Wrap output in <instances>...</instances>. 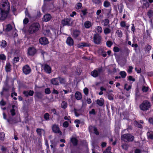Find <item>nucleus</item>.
<instances>
[{"label":"nucleus","instance_id":"nucleus-54","mask_svg":"<svg viewBox=\"0 0 153 153\" xmlns=\"http://www.w3.org/2000/svg\"><path fill=\"white\" fill-rule=\"evenodd\" d=\"M45 92L47 94H49L51 93V91L49 88H47L45 89Z\"/></svg>","mask_w":153,"mask_h":153},{"label":"nucleus","instance_id":"nucleus-27","mask_svg":"<svg viewBox=\"0 0 153 153\" xmlns=\"http://www.w3.org/2000/svg\"><path fill=\"white\" fill-rule=\"evenodd\" d=\"M43 34L46 36H49L51 35L50 31L49 29H47L43 31Z\"/></svg>","mask_w":153,"mask_h":153},{"label":"nucleus","instance_id":"nucleus-49","mask_svg":"<svg viewBox=\"0 0 153 153\" xmlns=\"http://www.w3.org/2000/svg\"><path fill=\"white\" fill-rule=\"evenodd\" d=\"M124 52L125 53L127 56H128L130 52V51L127 48H125L124 50Z\"/></svg>","mask_w":153,"mask_h":153},{"label":"nucleus","instance_id":"nucleus-30","mask_svg":"<svg viewBox=\"0 0 153 153\" xmlns=\"http://www.w3.org/2000/svg\"><path fill=\"white\" fill-rule=\"evenodd\" d=\"M110 3L107 1H104L103 5L105 7H108L110 6Z\"/></svg>","mask_w":153,"mask_h":153},{"label":"nucleus","instance_id":"nucleus-64","mask_svg":"<svg viewBox=\"0 0 153 153\" xmlns=\"http://www.w3.org/2000/svg\"><path fill=\"white\" fill-rule=\"evenodd\" d=\"M82 4L81 3H79L77 5V8L78 9H79L81 8L82 6Z\"/></svg>","mask_w":153,"mask_h":153},{"label":"nucleus","instance_id":"nucleus-36","mask_svg":"<svg viewBox=\"0 0 153 153\" xmlns=\"http://www.w3.org/2000/svg\"><path fill=\"white\" fill-rule=\"evenodd\" d=\"M7 46V42L5 40H3L1 42V43L0 46L1 47L4 48Z\"/></svg>","mask_w":153,"mask_h":153},{"label":"nucleus","instance_id":"nucleus-16","mask_svg":"<svg viewBox=\"0 0 153 153\" xmlns=\"http://www.w3.org/2000/svg\"><path fill=\"white\" fill-rule=\"evenodd\" d=\"M51 84L53 85H59V78L58 77L52 79L51 80Z\"/></svg>","mask_w":153,"mask_h":153},{"label":"nucleus","instance_id":"nucleus-21","mask_svg":"<svg viewBox=\"0 0 153 153\" xmlns=\"http://www.w3.org/2000/svg\"><path fill=\"white\" fill-rule=\"evenodd\" d=\"M75 97L77 100L81 99L82 97V96L81 93L79 91H76L75 94Z\"/></svg>","mask_w":153,"mask_h":153},{"label":"nucleus","instance_id":"nucleus-53","mask_svg":"<svg viewBox=\"0 0 153 153\" xmlns=\"http://www.w3.org/2000/svg\"><path fill=\"white\" fill-rule=\"evenodd\" d=\"M97 30L98 32L99 33H101L102 31V27L100 26H98L97 27Z\"/></svg>","mask_w":153,"mask_h":153},{"label":"nucleus","instance_id":"nucleus-14","mask_svg":"<svg viewBox=\"0 0 153 153\" xmlns=\"http://www.w3.org/2000/svg\"><path fill=\"white\" fill-rule=\"evenodd\" d=\"M39 43L42 45H45L48 43V39L45 37L41 38L39 39Z\"/></svg>","mask_w":153,"mask_h":153},{"label":"nucleus","instance_id":"nucleus-34","mask_svg":"<svg viewBox=\"0 0 153 153\" xmlns=\"http://www.w3.org/2000/svg\"><path fill=\"white\" fill-rule=\"evenodd\" d=\"M116 33L119 37L121 38L123 36V33L121 30H117L116 32Z\"/></svg>","mask_w":153,"mask_h":153},{"label":"nucleus","instance_id":"nucleus-59","mask_svg":"<svg viewBox=\"0 0 153 153\" xmlns=\"http://www.w3.org/2000/svg\"><path fill=\"white\" fill-rule=\"evenodd\" d=\"M63 127L65 128L67 127L69 125V123H68V122L66 121L64 122L63 123Z\"/></svg>","mask_w":153,"mask_h":153},{"label":"nucleus","instance_id":"nucleus-60","mask_svg":"<svg viewBox=\"0 0 153 153\" xmlns=\"http://www.w3.org/2000/svg\"><path fill=\"white\" fill-rule=\"evenodd\" d=\"M84 93L86 95H87L88 93V88H85L83 90Z\"/></svg>","mask_w":153,"mask_h":153},{"label":"nucleus","instance_id":"nucleus-17","mask_svg":"<svg viewBox=\"0 0 153 153\" xmlns=\"http://www.w3.org/2000/svg\"><path fill=\"white\" fill-rule=\"evenodd\" d=\"M34 92L32 90H30L29 91H24L23 92V94L25 96L27 97L29 96H32Z\"/></svg>","mask_w":153,"mask_h":153},{"label":"nucleus","instance_id":"nucleus-57","mask_svg":"<svg viewBox=\"0 0 153 153\" xmlns=\"http://www.w3.org/2000/svg\"><path fill=\"white\" fill-rule=\"evenodd\" d=\"M10 112L12 116H14L15 115V110L14 108H12L10 110Z\"/></svg>","mask_w":153,"mask_h":153},{"label":"nucleus","instance_id":"nucleus-26","mask_svg":"<svg viewBox=\"0 0 153 153\" xmlns=\"http://www.w3.org/2000/svg\"><path fill=\"white\" fill-rule=\"evenodd\" d=\"M12 27L10 24H9L7 25L6 26V28L5 29V30L6 31L8 32L12 30Z\"/></svg>","mask_w":153,"mask_h":153},{"label":"nucleus","instance_id":"nucleus-12","mask_svg":"<svg viewBox=\"0 0 153 153\" xmlns=\"http://www.w3.org/2000/svg\"><path fill=\"white\" fill-rule=\"evenodd\" d=\"M36 52V50L34 47H29L28 49L27 54L30 56H34Z\"/></svg>","mask_w":153,"mask_h":153},{"label":"nucleus","instance_id":"nucleus-33","mask_svg":"<svg viewBox=\"0 0 153 153\" xmlns=\"http://www.w3.org/2000/svg\"><path fill=\"white\" fill-rule=\"evenodd\" d=\"M67 103L66 102L63 101L62 103L61 107L62 108L65 109L67 107Z\"/></svg>","mask_w":153,"mask_h":153},{"label":"nucleus","instance_id":"nucleus-11","mask_svg":"<svg viewBox=\"0 0 153 153\" xmlns=\"http://www.w3.org/2000/svg\"><path fill=\"white\" fill-rule=\"evenodd\" d=\"M71 21V18H66L62 19L61 21V23L63 26H69L71 25L70 23Z\"/></svg>","mask_w":153,"mask_h":153},{"label":"nucleus","instance_id":"nucleus-44","mask_svg":"<svg viewBox=\"0 0 153 153\" xmlns=\"http://www.w3.org/2000/svg\"><path fill=\"white\" fill-rule=\"evenodd\" d=\"M5 134L4 132H2L0 133V139L1 140H3L4 139Z\"/></svg>","mask_w":153,"mask_h":153},{"label":"nucleus","instance_id":"nucleus-42","mask_svg":"<svg viewBox=\"0 0 153 153\" xmlns=\"http://www.w3.org/2000/svg\"><path fill=\"white\" fill-rule=\"evenodd\" d=\"M111 147L110 146H109L103 152V153H111Z\"/></svg>","mask_w":153,"mask_h":153},{"label":"nucleus","instance_id":"nucleus-28","mask_svg":"<svg viewBox=\"0 0 153 153\" xmlns=\"http://www.w3.org/2000/svg\"><path fill=\"white\" fill-rule=\"evenodd\" d=\"M147 135L148 138L153 140V132H148L147 133Z\"/></svg>","mask_w":153,"mask_h":153},{"label":"nucleus","instance_id":"nucleus-9","mask_svg":"<svg viewBox=\"0 0 153 153\" xmlns=\"http://www.w3.org/2000/svg\"><path fill=\"white\" fill-rule=\"evenodd\" d=\"M52 129L53 132L55 133L59 134L60 135H62V132L60 130L58 126L54 124L52 126Z\"/></svg>","mask_w":153,"mask_h":153},{"label":"nucleus","instance_id":"nucleus-52","mask_svg":"<svg viewBox=\"0 0 153 153\" xmlns=\"http://www.w3.org/2000/svg\"><path fill=\"white\" fill-rule=\"evenodd\" d=\"M79 45L80 46H83V47L88 46V44L85 43V42H83L80 43H79Z\"/></svg>","mask_w":153,"mask_h":153},{"label":"nucleus","instance_id":"nucleus-20","mask_svg":"<svg viewBox=\"0 0 153 153\" xmlns=\"http://www.w3.org/2000/svg\"><path fill=\"white\" fill-rule=\"evenodd\" d=\"M80 32L78 30H75L73 31V36L74 38H76L80 35Z\"/></svg>","mask_w":153,"mask_h":153},{"label":"nucleus","instance_id":"nucleus-62","mask_svg":"<svg viewBox=\"0 0 153 153\" xmlns=\"http://www.w3.org/2000/svg\"><path fill=\"white\" fill-rule=\"evenodd\" d=\"M94 131L95 134L96 135H98L99 134V132L97 131V128L95 127L94 129Z\"/></svg>","mask_w":153,"mask_h":153},{"label":"nucleus","instance_id":"nucleus-31","mask_svg":"<svg viewBox=\"0 0 153 153\" xmlns=\"http://www.w3.org/2000/svg\"><path fill=\"white\" fill-rule=\"evenodd\" d=\"M111 32L110 29L106 27L104 30V32L105 34H107Z\"/></svg>","mask_w":153,"mask_h":153},{"label":"nucleus","instance_id":"nucleus-51","mask_svg":"<svg viewBox=\"0 0 153 153\" xmlns=\"http://www.w3.org/2000/svg\"><path fill=\"white\" fill-rule=\"evenodd\" d=\"M120 48L117 46H115L113 48V51L114 52H118L120 51Z\"/></svg>","mask_w":153,"mask_h":153},{"label":"nucleus","instance_id":"nucleus-7","mask_svg":"<svg viewBox=\"0 0 153 153\" xmlns=\"http://www.w3.org/2000/svg\"><path fill=\"white\" fill-rule=\"evenodd\" d=\"M9 89L5 87H3L2 90L0 92V94L1 97L4 96L6 97H8L10 95L8 91Z\"/></svg>","mask_w":153,"mask_h":153},{"label":"nucleus","instance_id":"nucleus-18","mask_svg":"<svg viewBox=\"0 0 153 153\" xmlns=\"http://www.w3.org/2000/svg\"><path fill=\"white\" fill-rule=\"evenodd\" d=\"M51 18V16L49 14H47L44 15L43 20L45 22H47L50 20Z\"/></svg>","mask_w":153,"mask_h":153},{"label":"nucleus","instance_id":"nucleus-6","mask_svg":"<svg viewBox=\"0 0 153 153\" xmlns=\"http://www.w3.org/2000/svg\"><path fill=\"white\" fill-rule=\"evenodd\" d=\"M102 67L95 69L91 72V75L94 77H97L100 75L102 72Z\"/></svg>","mask_w":153,"mask_h":153},{"label":"nucleus","instance_id":"nucleus-39","mask_svg":"<svg viewBox=\"0 0 153 153\" xmlns=\"http://www.w3.org/2000/svg\"><path fill=\"white\" fill-rule=\"evenodd\" d=\"M153 14V11L151 10H149L147 13V15L149 18H151Z\"/></svg>","mask_w":153,"mask_h":153},{"label":"nucleus","instance_id":"nucleus-10","mask_svg":"<svg viewBox=\"0 0 153 153\" xmlns=\"http://www.w3.org/2000/svg\"><path fill=\"white\" fill-rule=\"evenodd\" d=\"M101 36L98 34L96 33L94 36V42L97 44H99L101 42Z\"/></svg>","mask_w":153,"mask_h":153},{"label":"nucleus","instance_id":"nucleus-32","mask_svg":"<svg viewBox=\"0 0 153 153\" xmlns=\"http://www.w3.org/2000/svg\"><path fill=\"white\" fill-rule=\"evenodd\" d=\"M59 78V82L61 84H65V78L60 77H58Z\"/></svg>","mask_w":153,"mask_h":153},{"label":"nucleus","instance_id":"nucleus-37","mask_svg":"<svg viewBox=\"0 0 153 153\" xmlns=\"http://www.w3.org/2000/svg\"><path fill=\"white\" fill-rule=\"evenodd\" d=\"M131 88V85H128L127 84H126L125 85L124 87V88L125 89L126 91H128Z\"/></svg>","mask_w":153,"mask_h":153},{"label":"nucleus","instance_id":"nucleus-50","mask_svg":"<svg viewBox=\"0 0 153 153\" xmlns=\"http://www.w3.org/2000/svg\"><path fill=\"white\" fill-rule=\"evenodd\" d=\"M106 44L107 46L108 47H110L112 44V42L110 41H107L106 42Z\"/></svg>","mask_w":153,"mask_h":153},{"label":"nucleus","instance_id":"nucleus-2","mask_svg":"<svg viewBox=\"0 0 153 153\" xmlns=\"http://www.w3.org/2000/svg\"><path fill=\"white\" fill-rule=\"evenodd\" d=\"M40 27V25L38 23H33L29 27L28 32L30 34L36 33L38 31Z\"/></svg>","mask_w":153,"mask_h":153},{"label":"nucleus","instance_id":"nucleus-22","mask_svg":"<svg viewBox=\"0 0 153 153\" xmlns=\"http://www.w3.org/2000/svg\"><path fill=\"white\" fill-rule=\"evenodd\" d=\"M11 65L9 62L7 63L5 66L6 71L8 72L10 71Z\"/></svg>","mask_w":153,"mask_h":153},{"label":"nucleus","instance_id":"nucleus-63","mask_svg":"<svg viewBox=\"0 0 153 153\" xmlns=\"http://www.w3.org/2000/svg\"><path fill=\"white\" fill-rule=\"evenodd\" d=\"M23 23L25 24H27L29 22L28 19L27 18H25L23 20Z\"/></svg>","mask_w":153,"mask_h":153},{"label":"nucleus","instance_id":"nucleus-45","mask_svg":"<svg viewBox=\"0 0 153 153\" xmlns=\"http://www.w3.org/2000/svg\"><path fill=\"white\" fill-rule=\"evenodd\" d=\"M120 25L122 27H126V22L124 21H121L120 23Z\"/></svg>","mask_w":153,"mask_h":153},{"label":"nucleus","instance_id":"nucleus-13","mask_svg":"<svg viewBox=\"0 0 153 153\" xmlns=\"http://www.w3.org/2000/svg\"><path fill=\"white\" fill-rule=\"evenodd\" d=\"M7 122L10 124H13L18 123L19 122L17 117L13 118L9 117L7 120Z\"/></svg>","mask_w":153,"mask_h":153},{"label":"nucleus","instance_id":"nucleus-1","mask_svg":"<svg viewBox=\"0 0 153 153\" xmlns=\"http://www.w3.org/2000/svg\"><path fill=\"white\" fill-rule=\"evenodd\" d=\"M151 106L150 102L148 100H145L140 105L139 107L141 110L145 111L149 110Z\"/></svg>","mask_w":153,"mask_h":153},{"label":"nucleus","instance_id":"nucleus-3","mask_svg":"<svg viewBox=\"0 0 153 153\" xmlns=\"http://www.w3.org/2000/svg\"><path fill=\"white\" fill-rule=\"evenodd\" d=\"M121 138L122 140L128 142L132 141L134 139V137L130 134H127L122 135Z\"/></svg>","mask_w":153,"mask_h":153},{"label":"nucleus","instance_id":"nucleus-43","mask_svg":"<svg viewBox=\"0 0 153 153\" xmlns=\"http://www.w3.org/2000/svg\"><path fill=\"white\" fill-rule=\"evenodd\" d=\"M19 60V57H15L13 59V64H14L15 63L18 62Z\"/></svg>","mask_w":153,"mask_h":153},{"label":"nucleus","instance_id":"nucleus-15","mask_svg":"<svg viewBox=\"0 0 153 153\" xmlns=\"http://www.w3.org/2000/svg\"><path fill=\"white\" fill-rule=\"evenodd\" d=\"M43 68L45 71L47 73L50 74L51 72V67L47 64H45L44 65Z\"/></svg>","mask_w":153,"mask_h":153},{"label":"nucleus","instance_id":"nucleus-56","mask_svg":"<svg viewBox=\"0 0 153 153\" xmlns=\"http://www.w3.org/2000/svg\"><path fill=\"white\" fill-rule=\"evenodd\" d=\"M133 67L132 66H129V68L127 70V72L128 73H131L132 72V70L133 69Z\"/></svg>","mask_w":153,"mask_h":153},{"label":"nucleus","instance_id":"nucleus-4","mask_svg":"<svg viewBox=\"0 0 153 153\" xmlns=\"http://www.w3.org/2000/svg\"><path fill=\"white\" fill-rule=\"evenodd\" d=\"M1 8L9 12L10 7L7 0H2L1 3Z\"/></svg>","mask_w":153,"mask_h":153},{"label":"nucleus","instance_id":"nucleus-55","mask_svg":"<svg viewBox=\"0 0 153 153\" xmlns=\"http://www.w3.org/2000/svg\"><path fill=\"white\" fill-rule=\"evenodd\" d=\"M6 104V102L4 101L3 99H2L0 101V105L1 106H4Z\"/></svg>","mask_w":153,"mask_h":153},{"label":"nucleus","instance_id":"nucleus-35","mask_svg":"<svg viewBox=\"0 0 153 153\" xmlns=\"http://www.w3.org/2000/svg\"><path fill=\"white\" fill-rule=\"evenodd\" d=\"M120 74L122 78H125L126 76V73L125 71H121L120 72Z\"/></svg>","mask_w":153,"mask_h":153},{"label":"nucleus","instance_id":"nucleus-5","mask_svg":"<svg viewBox=\"0 0 153 153\" xmlns=\"http://www.w3.org/2000/svg\"><path fill=\"white\" fill-rule=\"evenodd\" d=\"M9 12L0 8V21L5 20L7 17Z\"/></svg>","mask_w":153,"mask_h":153},{"label":"nucleus","instance_id":"nucleus-58","mask_svg":"<svg viewBox=\"0 0 153 153\" xmlns=\"http://www.w3.org/2000/svg\"><path fill=\"white\" fill-rule=\"evenodd\" d=\"M89 114H93L94 115L96 114V112L94 109H92L91 111H90L89 112Z\"/></svg>","mask_w":153,"mask_h":153},{"label":"nucleus","instance_id":"nucleus-46","mask_svg":"<svg viewBox=\"0 0 153 153\" xmlns=\"http://www.w3.org/2000/svg\"><path fill=\"white\" fill-rule=\"evenodd\" d=\"M49 114L47 113H46L45 114L44 116V118L45 120H48L49 119Z\"/></svg>","mask_w":153,"mask_h":153},{"label":"nucleus","instance_id":"nucleus-29","mask_svg":"<svg viewBox=\"0 0 153 153\" xmlns=\"http://www.w3.org/2000/svg\"><path fill=\"white\" fill-rule=\"evenodd\" d=\"M42 131H44V130L40 128H37L36 130V132L37 134L40 137L42 136Z\"/></svg>","mask_w":153,"mask_h":153},{"label":"nucleus","instance_id":"nucleus-8","mask_svg":"<svg viewBox=\"0 0 153 153\" xmlns=\"http://www.w3.org/2000/svg\"><path fill=\"white\" fill-rule=\"evenodd\" d=\"M23 73L25 75L30 74L31 72V69L30 67L27 65H26L22 67Z\"/></svg>","mask_w":153,"mask_h":153},{"label":"nucleus","instance_id":"nucleus-23","mask_svg":"<svg viewBox=\"0 0 153 153\" xmlns=\"http://www.w3.org/2000/svg\"><path fill=\"white\" fill-rule=\"evenodd\" d=\"M70 140L73 146H76L77 145L78 140L75 137H72L71 139Z\"/></svg>","mask_w":153,"mask_h":153},{"label":"nucleus","instance_id":"nucleus-25","mask_svg":"<svg viewBox=\"0 0 153 153\" xmlns=\"http://www.w3.org/2000/svg\"><path fill=\"white\" fill-rule=\"evenodd\" d=\"M97 103L100 106H102L104 103V100L103 99H98L97 101Z\"/></svg>","mask_w":153,"mask_h":153},{"label":"nucleus","instance_id":"nucleus-19","mask_svg":"<svg viewBox=\"0 0 153 153\" xmlns=\"http://www.w3.org/2000/svg\"><path fill=\"white\" fill-rule=\"evenodd\" d=\"M66 43L69 46L73 45L74 44V41L73 39L70 37H68L66 40Z\"/></svg>","mask_w":153,"mask_h":153},{"label":"nucleus","instance_id":"nucleus-40","mask_svg":"<svg viewBox=\"0 0 153 153\" xmlns=\"http://www.w3.org/2000/svg\"><path fill=\"white\" fill-rule=\"evenodd\" d=\"M149 88L148 87H146L143 86L142 87V90L143 92H147L149 90Z\"/></svg>","mask_w":153,"mask_h":153},{"label":"nucleus","instance_id":"nucleus-47","mask_svg":"<svg viewBox=\"0 0 153 153\" xmlns=\"http://www.w3.org/2000/svg\"><path fill=\"white\" fill-rule=\"evenodd\" d=\"M109 23V20L108 19H105L104 21V25L106 26L108 25Z\"/></svg>","mask_w":153,"mask_h":153},{"label":"nucleus","instance_id":"nucleus-38","mask_svg":"<svg viewBox=\"0 0 153 153\" xmlns=\"http://www.w3.org/2000/svg\"><path fill=\"white\" fill-rule=\"evenodd\" d=\"M6 59V56L4 54H0V60L2 61H5Z\"/></svg>","mask_w":153,"mask_h":153},{"label":"nucleus","instance_id":"nucleus-48","mask_svg":"<svg viewBox=\"0 0 153 153\" xmlns=\"http://www.w3.org/2000/svg\"><path fill=\"white\" fill-rule=\"evenodd\" d=\"M93 3L98 4L100 3L101 2V0H92Z\"/></svg>","mask_w":153,"mask_h":153},{"label":"nucleus","instance_id":"nucleus-41","mask_svg":"<svg viewBox=\"0 0 153 153\" xmlns=\"http://www.w3.org/2000/svg\"><path fill=\"white\" fill-rule=\"evenodd\" d=\"M151 49V45L149 44H147L145 46V51H149Z\"/></svg>","mask_w":153,"mask_h":153},{"label":"nucleus","instance_id":"nucleus-24","mask_svg":"<svg viewBox=\"0 0 153 153\" xmlns=\"http://www.w3.org/2000/svg\"><path fill=\"white\" fill-rule=\"evenodd\" d=\"M84 25L86 28H88L92 26L91 23L90 22L87 21L85 22Z\"/></svg>","mask_w":153,"mask_h":153},{"label":"nucleus","instance_id":"nucleus-61","mask_svg":"<svg viewBox=\"0 0 153 153\" xmlns=\"http://www.w3.org/2000/svg\"><path fill=\"white\" fill-rule=\"evenodd\" d=\"M25 13L26 14V16L28 17L29 18H30L31 17V16H30V15L29 14L28 11L27 9H26V10L25 11Z\"/></svg>","mask_w":153,"mask_h":153}]
</instances>
